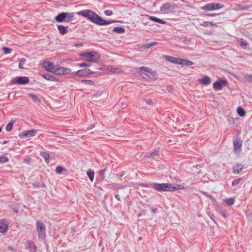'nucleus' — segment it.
I'll use <instances>...</instances> for the list:
<instances>
[{"instance_id": "obj_1", "label": "nucleus", "mask_w": 252, "mask_h": 252, "mask_svg": "<svg viewBox=\"0 0 252 252\" xmlns=\"http://www.w3.org/2000/svg\"><path fill=\"white\" fill-rule=\"evenodd\" d=\"M77 14L87 18L91 22L100 26H104L112 24L113 21L105 20L98 16L96 13L91 10H84L78 12Z\"/></svg>"}, {"instance_id": "obj_2", "label": "nucleus", "mask_w": 252, "mask_h": 252, "mask_svg": "<svg viewBox=\"0 0 252 252\" xmlns=\"http://www.w3.org/2000/svg\"><path fill=\"white\" fill-rule=\"evenodd\" d=\"M150 187L157 191H172L177 189H182L184 188L182 185L175 186L174 184L170 183H154L150 185Z\"/></svg>"}, {"instance_id": "obj_3", "label": "nucleus", "mask_w": 252, "mask_h": 252, "mask_svg": "<svg viewBox=\"0 0 252 252\" xmlns=\"http://www.w3.org/2000/svg\"><path fill=\"white\" fill-rule=\"evenodd\" d=\"M81 56L84 57L86 61L90 62H96L100 59L99 54L95 51L84 53L81 54Z\"/></svg>"}, {"instance_id": "obj_4", "label": "nucleus", "mask_w": 252, "mask_h": 252, "mask_svg": "<svg viewBox=\"0 0 252 252\" xmlns=\"http://www.w3.org/2000/svg\"><path fill=\"white\" fill-rule=\"evenodd\" d=\"M224 5L220 3H207L201 7V9L206 11H212L222 8Z\"/></svg>"}, {"instance_id": "obj_5", "label": "nucleus", "mask_w": 252, "mask_h": 252, "mask_svg": "<svg viewBox=\"0 0 252 252\" xmlns=\"http://www.w3.org/2000/svg\"><path fill=\"white\" fill-rule=\"evenodd\" d=\"M36 226L38 238L41 240H44L46 236L45 227L44 224L41 221H37Z\"/></svg>"}, {"instance_id": "obj_6", "label": "nucleus", "mask_w": 252, "mask_h": 252, "mask_svg": "<svg viewBox=\"0 0 252 252\" xmlns=\"http://www.w3.org/2000/svg\"><path fill=\"white\" fill-rule=\"evenodd\" d=\"M175 7V4L172 2H168L163 4L160 8L162 13L164 14L172 12Z\"/></svg>"}, {"instance_id": "obj_7", "label": "nucleus", "mask_w": 252, "mask_h": 252, "mask_svg": "<svg viewBox=\"0 0 252 252\" xmlns=\"http://www.w3.org/2000/svg\"><path fill=\"white\" fill-rule=\"evenodd\" d=\"M38 130L32 129L29 130H26L20 132L19 134V137L20 138H29L34 136L37 133Z\"/></svg>"}, {"instance_id": "obj_8", "label": "nucleus", "mask_w": 252, "mask_h": 252, "mask_svg": "<svg viewBox=\"0 0 252 252\" xmlns=\"http://www.w3.org/2000/svg\"><path fill=\"white\" fill-rule=\"evenodd\" d=\"M71 70L69 68L57 66L56 67L53 73L58 75H62L69 74Z\"/></svg>"}, {"instance_id": "obj_9", "label": "nucleus", "mask_w": 252, "mask_h": 252, "mask_svg": "<svg viewBox=\"0 0 252 252\" xmlns=\"http://www.w3.org/2000/svg\"><path fill=\"white\" fill-rule=\"evenodd\" d=\"M42 66L47 71L52 73H54L56 67L54 65L53 63L48 61L44 62Z\"/></svg>"}, {"instance_id": "obj_10", "label": "nucleus", "mask_w": 252, "mask_h": 252, "mask_svg": "<svg viewBox=\"0 0 252 252\" xmlns=\"http://www.w3.org/2000/svg\"><path fill=\"white\" fill-rule=\"evenodd\" d=\"M13 82L18 85H24L29 82V79L26 76L17 77L14 79Z\"/></svg>"}, {"instance_id": "obj_11", "label": "nucleus", "mask_w": 252, "mask_h": 252, "mask_svg": "<svg viewBox=\"0 0 252 252\" xmlns=\"http://www.w3.org/2000/svg\"><path fill=\"white\" fill-rule=\"evenodd\" d=\"M226 85L227 81L226 80H219L213 84V87L217 90H221L222 89V87L226 86Z\"/></svg>"}, {"instance_id": "obj_12", "label": "nucleus", "mask_w": 252, "mask_h": 252, "mask_svg": "<svg viewBox=\"0 0 252 252\" xmlns=\"http://www.w3.org/2000/svg\"><path fill=\"white\" fill-rule=\"evenodd\" d=\"M242 146V141L237 138L233 142L234 151L236 153H239L241 151V147Z\"/></svg>"}, {"instance_id": "obj_13", "label": "nucleus", "mask_w": 252, "mask_h": 252, "mask_svg": "<svg viewBox=\"0 0 252 252\" xmlns=\"http://www.w3.org/2000/svg\"><path fill=\"white\" fill-rule=\"evenodd\" d=\"M25 248L29 250L30 252H36L37 247L35 245L34 242L32 241L28 240L25 243Z\"/></svg>"}, {"instance_id": "obj_14", "label": "nucleus", "mask_w": 252, "mask_h": 252, "mask_svg": "<svg viewBox=\"0 0 252 252\" xmlns=\"http://www.w3.org/2000/svg\"><path fill=\"white\" fill-rule=\"evenodd\" d=\"M92 73H93V72L92 71L91 69H88V68L80 69V70H79L78 71H77V74L79 76H81V77L87 76V75L92 74Z\"/></svg>"}, {"instance_id": "obj_15", "label": "nucleus", "mask_w": 252, "mask_h": 252, "mask_svg": "<svg viewBox=\"0 0 252 252\" xmlns=\"http://www.w3.org/2000/svg\"><path fill=\"white\" fill-rule=\"evenodd\" d=\"M198 82L203 85L207 86L210 84L211 79L208 76L205 75L202 78L199 79Z\"/></svg>"}, {"instance_id": "obj_16", "label": "nucleus", "mask_w": 252, "mask_h": 252, "mask_svg": "<svg viewBox=\"0 0 252 252\" xmlns=\"http://www.w3.org/2000/svg\"><path fill=\"white\" fill-rule=\"evenodd\" d=\"M244 169V166L241 164H236L233 167L234 173L239 174Z\"/></svg>"}, {"instance_id": "obj_17", "label": "nucleus", "mask_w": 252, "mask_h": 252, "mask_svg": "<svg viewBox=\"0 0 252 252\" xmlns=\"http://www.w3.org/2000/svg\"><path fill=\"white\" fill-rule=\"evenodd\" d=\"M66 17V14L65 12H63L59 15H58L56 18L55 20L59 23H61L63 22V21L65 20V19Z\"/></svg>"}, {"instance_id": "obj_18", "label": "nucleus", "mask_w": 252, "mask_h": 252, "mask_svg": "<svg viewBox=\"0 0 252 252\" xmlns=\"http://www.w3.org/2000/svg\"><path fill=\"white\" fill-rule=\"evenodd\" d=\"M68 27H65L63 25H60L58 26V29L59 31V32L61 34H65L68 32L67 30Z\"/></svg>"}, {"instance_id": "obj_19", "label": "nucleus", "mask_w": 252, "mask_h": 252, "mask_svg": "<svg viewBox=\"0 0 252 252\" xmlns=\"http://www.w3.org/2000/svg\"><path fill=\"white\" fill-rule=\"evenodd\" d=\"M164 58L169 62L174 63H178V59L174 58L173 57L169 56H165Z\"/></svg>"}, {"instance_id": "obj_20", "label": "nucleus", "mask_w": 252, "mask_h": 252, "mask_svg": "<svg viewBox=\"0 0 252 252\" xmlns=\"http://www.w3.org/2000/svg\"><path fill=\"white\" fill-rule=\"evenodd\" d=\"M87 174L91 182L94 181V172L92 169H89L87 171Z\"/></svg>"}, {"instance_id": "obj_21", "label": "nucleus", "mask_w": 252, "mask_h": 252, "mask_svg": "<svg viewBox=\"0 0 252 252\" xmlns=\"http://www.w3.org/2000/svg\"><path fill=\"white\" fill-rule=\"evenodd\" d=\"M7 225L4 222L0 221V232H5L7 231Z\"/></svg>"}, {"instance_id": "obj_22", "label": "nucleus", "mask_w": 252, "mask_h": 252, "mask_svg": "<svg viewBox=\"0 0 252 252\" xmlns=\"http://www.w3.org/2000/svg\"><path fill=\"white\" fill-rule=\"evenodd\" d=\"M148 19L152 21L158 23L160 24H164L165 23V22H164L163 20L158 18H157L156 17L149 16Z\"/></svg>"}, {"instance_id": "obj_23", "label": "nucleus", "mask_w": 252, "mask_h": 252, "mask_svg": "<svg viewBox=\"0 0 252 252\" xmlns=\"http://www.w3.org/2000/svg\"><path fill=\"white\" fill-rule=\"evenodd\" d=\"M43 77L47 80L56 81L57 80L56 77L50 74H46L43 75Z\"/></svg>"}, {"instance_id": "obj_24", "label": "nucleus", "mask_w": 252, "mask_h": 252, "mask_svg": "<svg viewBox=\"0 0 252 252\" xmlns=\"http://www.w3.org/2000/svg\"><path fill=\"white\" fill-rule=\"evenodd\" d=\"M40 155L45 160L47 163H49L50 155L48 153L43 152L40 153Z\"/></svg>"}, {"instance_id": "obj_25", "label": "nucleus", "mask_w": 252, "mask_h": 252, "mask_svg": "<svg viewBox=\"0 0 252 252\" xmlns=\"http://www.w3.org/2000/svg\"><path fill=\"white\" fill-rule=\"evenodd\" d=\"M113 32L118 33H122L125 32V29L122 27H115L113 30Z\"/></svg>"}, {"instance_id": "obj_26", "label": "nucleus", "mask_w": 252, "mask_h": 252, "mask_svg": "<svg viewBox=\"0 0 252 252\" xmlns=\"http://www.w3.org/2000/svg\"><path fill=\"white\" fill-rule=\"evenodd\" d=\"M147 76L151 79H156L157 75L155 71L150 69V71L148 72Z\"/></svg>"}, {"instance_id": "obj_27", "label": "nucleus", "mask_w": 252, "mask_h": 252, "mask_svg": "<svg viewBox=\"0 0 252 252\" xmlns=\"http://www.w3.org/2000/svg\"><path fill=\"white\" fill-rule=\"evenodd\" d=\"M235 200L233 198L231 197L229 198L225 199L224 200V202L226 203L228 205L231 206L234 204Z\"/></svg>"}, {"instance_id": "obj_28", "label": "nucleus", "mask_w": 252, "mask_h": 252, "mask_svg": "<svg viewBox=\"0 0 252 252\" xmlns=\"http://www.w3.org/2000/svg\"><path fill=\"white\" fill-rule=\"evenodd\" d=\"M238 114L241 117H243L245 115L246 113L244 109L241 107H239L237 110Z\"/></svg>"}, {"instance_id": "obj_29", "label": "nucleus", "mask_w": 252, "mask_h": 252, "mask_svg": "<svg viewBox=\"0 0 252 252\" xmlns=\"http://www.w3.org/2000/svg\"><path fill=\"white\" fill-rule=\"evenodd\" d=\"M29 96L32 98V99L33 100V101L35 102H40V99L38 98V97H37V95L34 94H29Z\"/></svg>"}, {"instance_id": "obj_30", "label": "nucleus", "mask_w": 252, "mask_h": 252, "mask_svg": "<svg viewBox=\"0 0 252 252\" xmlns=\"http://www.w3.org/2000/svg\"><path fill=\"white\" fill-rule=\"evenodd\" d=\"M66 17L65 18H66V21L69 22L73 19V18L74 16L73 13H68V12H65Z\"/></svg>"}, {"instance_id": "obj_31", "label": "nucleus", "mask_w": 252, "mask_h": 252, "mask_svg": "<svg viewBox=\"0 0 252 252\" xmlns=\"http://www.w3.org/2000/svg\"><path fill=\"white\" fill-rule=\"evenodd\" d=\"M201 193L207 196L208 198H210L212 201H215L216 199L214 196L210 195L208 193L204 191H201Z\"/></svg>"}, {"instance_id": "obj_32", "label": "nucleus", "mask_w": 252, "mask_h": 252, "mask_svg": "<svg viewBox=\"0 0 252 252\" xmlns=\"http://www.w3.org/2000/svg\"><path fill=\"white\" fill-rule=\"evenodd\" d=\"M157 44H158V43L156 42H153L149 43L146 45H144V48H145V49H148L153 46L156 45Z\"/></svg>"}, {"instance_id": "obj_33", "label": "nucleus", "mask_w": 252, "mask_h": 252, "mask_svg": "<svg viewBox=\"0 0 252 252\" xmlns=\"http://www.w3.org/2000/svg\"><path fill=\"white\" fill-rule=\"evenodd\" d=\"M13 122H10L5 127V129L7 131L9 132L10 131L13 127Z\"/></svg>"}, {"instance_id": "obj_34", "label": "nucleus", "mask_w": 252, "mask_h": 252, "mask_svg": "<svg viewBox=\"0 0 252 252\" xmlns=\"http://www.w3.org/2000/svg\"><path fill=\"white\" fill-rule=\"evenodd\" d=\"M65 169L63 167L59 166L56 167V172L57 174H61L62 173L63 171Z\"/></svg>"}, {"instance_id": "obj_35", "label": "nucleus", "mask_w": 252, "mask_h": 252, "mask_svg": "<svg viewBox=\"0 0 252 252\" xmlns=\"http://www.w3.org/2000/svg\"><path fill=\"white\" fill-rule=\"evenodd\" d=\"M25 62H26V60L24 58H22L20 60V63L19 64V68H20V69L24 68L23 65L25 64Z\"/></svg>"}, {"instance_id": "obj_36", "label": "nucleus", "mask_w": 252, "mask_h": 252, "mask_svg": "<svg viewBox=\"0 0 252 252\" xmlns=\"http://www.w3.org/2000/svg\"><path fill=\"white\" fill-rule=\"evenodd\" d=\"M245 79L249 82H252V74H246L245 75Z\"/></svg>"}, {"instance_id": "obj_37", "label": "nucleus", "mask_w": 252, "mask_h": 252, "mask_svg": "<svg viewBox=\"0 0 252 252\" xmlns=\"http://www.w3.org/2000/svg\"><path fill=\"white\" fill-rule=\"evenodd\" d=\"M236 9L240 10H248L249 9V7L248 6H241L240 4H238L236 5Z\"/></svg>"}, {"instance_id": "obj_38", "label": "nucleus", "mask_w": 252, "mask_h": 252, "mask_svg": "<svg viewBox=\"0 0 252 252\" xmlns=\"http://www.w3.org/2000/svg\"><path fill=\"white\" fill-rule=\"evenodd\" d=\"M8 161V158L4 156L0 157V163H6Z\"/></svg>"}, {"instance_id": "obj_39", "label": "nucleus", "mask_w": 252, "mask_h": 252, "mask_svg": "<svg viewBox=\"0 0 252 252\" xmlns=\"http://www.w3.org/2000/svg\"><path fill=\"white\" fill-rule=\"evenodd\" d=\"M79 66L81 67H90L91 66V63L86 62L82 63L79 64Z\"/></svg>"}, {"instance_id": "obj_40", "label": "nucleus", "mask_w": 252, "mask_h": 252, "mask_svg": "<svg viewBox=\"0 0 252 252\" xmlns=\"http://www.w3.org/2000/svg\"><path fill=\"white\" fill-rule=\"evenodd\" d=\"M186 61L187 60L179 58L177 64L181 65H186Z\"/></svg>"}, {"instance_id": "obj_41", "label": "nucleus", "mask_w": 252, "mask_h": 252, "mask_svg": "<svg viewBox=\"0 0 252 252\" xmlns=\"http://www.w3.org/2000/svg\"><path fill=\"white\" fill-rule=\"evenodd\" d=\"M150 68L148 67H146V66H141L139 68V70H142V71H144L146 72H148L149 71H150Z\"/></svg>"}, {"instance_id": "obj_42", "label": "nucleus", "mask_w": 252, "mask_h": 252, "mask_svg": "<svg viewBox=\"0 0 252 252\" xmlns=\"http://www.w3.org/2000/svg\"><path fill=\"white\" fill-rule=\"evenodd\" d=\"M3 50L5 54H9L11 52L12 49L7 47H3Z\"/></svg>"}, {"instance_id": "obj_43", "label": "nucleus", "mask_w": 252, "mask_h": 252, "mask_svg": "<svg viewBox=\"0 0 252 252\" xmlns=\"http://www.w3.org/2000/svg\"><path fill=\"white\" fill-rule=\"evenodd\" d=\"M82 83H87L89 85H93L94 84V83L93 81L89 80H83L82 81Z\"/></svg>"}, {"instance_id": "obj_44", "label": "nucleus", "mask_w": 252, "mask_h": 252, "mask_svg": "<svg viewBox=\"0 0 252 252\" xmlns=\"http://www.w3.org/2000/svg\"><path fill=\"white\" fill-rule=\"evenodd\" d=\"M104 14L107 16H111L113 14V11L111 10H106L104 11Z\"/></svg>"}, {"instance_id": "obj_45", "label": "nucleus", "mask_w": 252, "mask_h": 252, "mask_svg": "<svg viewBox=\"0 0 252 252\" xmlns=\"http://www.w3.org/2000/svg\"><path fill=\"white\" fill-rule=\"evenodd\" d=\"M107 68L108 70L112 72H115L117 69L116 68H114V67L113 66H108Z\"/></svg>"}, {"instance_id": "obj_46", "label": "nucleus", "mask_w": 252, "mask_h": 252, "mask_svg": "<svg viewBox=\"0 0 252 252\" xmlns=\"http://www.w3.org/2000/svg\"><path fill=\"white\" fill-rule=\"evenodd\" d=\"M240 45L242 47H245L248 45V43L246 41H242L240 42Z\"/></svg>"}, {"instance_id": "obj_47", "label": "nucleus", "mask_w": 252, "mask_h": 252, "mask_svg": "<svg viewBox=\"0 0 252 252\" xmlns=\"http://www.w3.org/2000/svg\"><path fill=\"white\" fill-rule=\"evenodd\" d=\"M241 181V178H238L237 179H235L232 182V185H235L239 183L240 181Z\"/></svg>"}, {"instance_id": "obj_48", "label": "nucleus", "mask_w": 252, "mask_h": 252, "mask_svg": "<svg viewBox=\"0 0 252 252\" xmlns=\"http://www.w3.org/2000/svg\"><path fill=\"white\" fill-rule=\"evenodd\" d=\"M152 153V156L153 157H158L159 155H158V151L157 150H155L154 152H151Z\"/></svg>"}, {"instance_id": "obj_49", "label": "nucleus", "mask_w": 252, "mask_h": 252, "mask_svg": "<svg viewBox=\"0 0 252 252\" xmlns=\"http://www.w3.org/2000/svg\"><path fill=\"white\" fill-rule=\"evenodd\" d=\"M219 14H220V13H207V14H206L205 15H206L207 16H209V17H215Z\"/></svg>"}, {"instance_id": "obj_50", "label": "nucleus", "mask_w": 252, "mask_h": 252, "mask_svg": "<svg viewBox=\"0 0 252 252\" xmlns=\"http://www.w3.org/2000/svg\"><path fill=\"white\" fill-rule=\"evenodd\" d=\"M105 171H106V169H102L99 171V174L102 178L104 177V174Z\"/></svg>"}, {"instance_id": "obj_51", "label": "nucleus", "mask_w": 252, "mask_h": 252, "mask_svg": "<svg viewBox=\"0 0 252 252\" xmlns=\"http://www.w3.org/2000/svg\"><path fill=\"white\" fill-rule=\"evenodd\" d=\"M193 64V63L192 62L187 60L186 63V65L190 66V65H192Z\"/></svg>"}, {"instance_id": "obj_52", "label": "nucleus", "mask_w": 252, "mask_h": 252, "mask_svg": "<svg viewBox=\"0 0 252 252\" xmlns=\"http://www.w3.org/2000/svg\"><path fill=\"white\" fill-rule=\"evenodd\" d=\"M209 25V22H204L203 23L201 24L200 25L205 27H208Z\"/></svg>"}, {"instance_id": "obj_53", "label": "nucleus", "mask_w": 252, "mask_h": 252, "mask_svg": "<svg viewBox=\"0 0 252 252\" xmlns=\"http://www.w3.org/2000/svg\"><path fill=\"white\" fill-rule=\"evenodd\" d=\"M145 158H150L151 157H153L152 153H147L144 155Z\"/></svg>"}, {"instance_id": "obj_54", "label": "nucleus", "mask_w": 252, "mask_h": 252, "mask_svg": "<svg viewBox=\"0 0 252 252\" xmlns=\"http://www.w3.org/2000/svg\"><path fill=\"white\" fill-rule=\"evenodd\" d=\"M220 214L225 219L227 218L226 214L223 211H221L220 212Z\"/></svg>"}, {"instance_id": "obj_55", "label": "nucleus", "mask_w": 252, "mask_h": 252, "mask_svg": "<svg viewBox=\"0 0 252 252\" xmlns=\"http://www.w3.org/2000/svg\"><path fill=\"white\" fill-rule=\"evenodd\" d=\"M31 160V158H28L24 159V161L27 163H29L30 162Z\"/></svg>"}, {"instance_id": "obj_56", "label": "nucleus", "mask_w": 252, "mask_h": 252, "mask_svg": "<svg viewBox=\"0 0 252 252\" xmlns=\"http://www.w3.org/2000/svg\"><path fill=\"white\" fill-rule=\"evenodd\" d=\"M115 197H116V198L118 201H120V200H121L120 197V196H119L118 194H116V195H115Z\"/></svg>"}, {"instance_id": "obj_57", "label": "nucleus", "mask_w": 252, "mask_h": 252, "mask_svg": "<svg viewBox=\"0 0 252 252\" xmlns=\"http://www.w3.org/2000/svg\"><path fill=\"white\" fill-rule=\"evenodd\" d=\"M151 210L153 213L155 214L157 212V209L156 208H152Z\"/></svg>"}, {"instance_id": "obj_58", "label": "nucleus", "mask_w": 252, "mask_h": 252, "mask_svg": "<svg viewBox=\"0 0 252 252\" xmlns=\"http://www.w3.org/2000/svg\"><path fill=\"white\" fill-rule=\"evenodd\" d=\"M8 250H10V251H15L14 249V248H13V247H12V246H9V247H8Z\"/></svg>"}, {"instance_id": "obj_59", "label": "nucleus", "mask_w": 252, "mask_h": 252, "mask_svg": "<svg viewBox=\"0 0 252 252\" xmlns=\"http://www.w3.org/2000/svg\"><path fill=\"white\" fill-rule=\"evenodd\" d=\"M153 103L152 100H149L147 101V104H151Z\"/></svg>"}, {"instance_id": "obj_60", "label": "nucleus", "mask_w": 252, "mask_h": 252, "mask_svg": "<svg viewBox=\"0 0 252 252\" xmlns=\"http://www.w3.org/2000/svg\"><path fill=\"white\" fill-rule=\"evenodd\" d=\"M209 25L211 26H215L216 24H215L213 22H209Z\"/></svg>"}, {"instance_id": "obj_61", "label": "nucleus", "mask_w": 252, "mask_h": 252, "mask_svg": "<svg viewBox=\"0 0 252 252\" xmlns=\"http://www.w3.org/2000/svg\"><path fill=\"white\" fill-rule=\"evenodd\" d=\"M49 133H51V134H56V133H55L54 132H49Z\"/></svg>"}, {"instance_id": "obj_62", "label": "nucleus", "mask_w": 252, "mask_h": 252, "mask_svg": "<svg viewBox=\"0 0 252 252\" xmlns=\"http://www.w3.org/2000/svg\"><path fill=\"white\" fill-rule=\"evenodd\" d=\"M123 175H124V174H123V173H121V174H119V176L120 177H122Z\"/></svg>"}, {"instance_id": "obj_63", "label": "nucleus", "mask_w": 252, "mask_h": 252, "mask_svg": "<svg viewBox=\"0 0 252 252\" xmlns=\"http://www.w3.org/2000/svg\"><path fill=\"white\" fill-rule=\"evenodd\" d=\"M7 142H8V141H4V142H3V143H2V144H5L7 143Z\"/></svg>"}, {"instance_id": "obj_64", "label": "nucleus", "mask_w": 252, "mask_h": 252, "mask_svg": "<svg viewBox=\"0 0 252 252\" xmlns=\"http://www.w3.org/2000/svg\"><path fill=\"white\" fill-rule=\"evenodd\" d=\"M81 45H82L81 44H78L76 46H81Z\"/></svg>"}]
</instances>
